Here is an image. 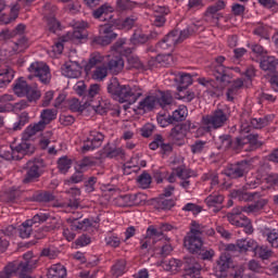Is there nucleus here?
<instances>
[{
	"mask_svg": "<svg viewBox=\"0 0 278 278\" xmlns=\"http://www.w3.org/2000/svg\"><path fill=\"white\" fill-rule=\"evenodd\" d=\"M106 90L118 103L134 105L142 97V88L138 85H121L118 78L112 77L109 80Z\"/></svg>",
	"mask_w": 278,
	"mask_h": 278,
	"instance_id": "nucleus-1",
	"label": "nucleus"
},
{
	"mask_svg": "<svg viewBox=\"0 0 278 278\" xmlns=\"http://www.w3.org/2000/svg\"><path fill=\"white\" fill-rule=\"evenodd\" d=\"M230 116L229 106H219L210 115H204L202 117V126L199 129L205 131L206 134L220 129V127H225L227 125Z\"/></svg>",
	"mask_w": 278,
	"mask_h": 278,
	"instance_id": "nucleus-2",
	"label": "nucleus"
},
{
	"mask_svg": "<svg viewBox=\"0 0 278 278\" xmlns=\"http://www.w3.org/2000/svg\"><path fill=\"white\" fill-rule=\"evenodd\" d=\"M225 62H227V58L224 55L216 56L208 66V71L217 81L227 86V84H231V74H229V71L231 68L235 73H242V71L240 67H227L225 66Z\"/></svg>",
	"mask_w": 278,
	"mask_h": 278,
	"instance_id": "nucleus-3",
	"label": "nucleus"
},
{
	"mask_svg": "<svg viewBox=\"0 0 278 278\" xmlns=\"http://www.w3.org/2000/svg\"><path fill=\"white\" fill-rule=\"evenodd\" d=\"M45 161L41 159H34L22 166V170H25V175L22 179V184L29 185L36 184L42 177L45 173Z\"/></svg>",
	"mask_w": 278,
	"mask_h": 278,
	"instance_id": "nucleus-4",
	"label": "nucleus"
},
{
	"mask_svg": "<svg viewBox=\"0 0 278 278\" xmlns=\"http://www.w3.org/2000/svg\"><path fill=\"white\" fill-rule=\"evenodd\" d=\"M36 148L27 141H23L16 147H10L8 150H0V160L12 162V160H23L25 155H33Z\"/></svg>",
	"mask_w": 278,
	"mask_h": 278,
	"instance_id": "nucleus-5",
	"label": "nucleus"
},
{
	"mask_svg": "<svg viewBox=\"0 0 278 278\" xmlns=\"http://www.w3.org/2000/svg\"><path fill=\"white\" fill-rule=\"evenodd\" d=\"M116 25H118V22L116 21H108L106 24L100 25V36L96 37L93 42H97V45H101L102 47L112 45V41L118 38V35L114 33V27H116Z\"/></svg>",
	"mask_w": 278,
	"mask_h": 278,
	"instance_id": "nucleus-6",
	"label": "nucleus"
},
{
	"mask_svg": "<svg viewBox=\"0 0 278 278\" xmlns=\"http://www.w3.org/2000/svg\"><path fill=\"white\" fill-rule=\"evenodd\" d=\"M49 220V214L47 213H38L33 218L25 220L18 227L20 238L23 240L29 238L34 231V226L37 227L42 223H47Z\"/></svg>",
	"mask_w": 278,
	"mask_h": 278,
	"instance_id": "nucleus-7",
	"label": "nucleus"
},
{
	"mask_svg": "<svg viewBox=\"0 0 278 278\" xmlns=\"http://www.w3.org/2000/svg\"><path fill=\"white\" fill-rule=\"evenodd\" d=\"M28 72L35 77H38L41 84H51V70L49 68V65H47L45 62L31 63L28 67Z\"/></svg>",
	"mask_w": 278,
	"mask_h": 278,
	"instance_id": "nucleus-8",
	"label": "nucleus"
},
{
	"mask_svg": "<svg viewBox=\"0 0 278 278\" xmlns=\"http://www.w3.org/2000/svg\"><path fill=\"white\" fill-rule=\"evenodd\" d=\"M251 164H253V160H243L237 164H231L226 168L225 175L230 179H240L251 170Z\"/></svg>",
	"mask_w": 278,
	"mask_h": 278,
	"instance_id": "nucleus-9",
	"label": "nucleus"
},
{
	"mask_svg": "<svg viewBox=\"0 0 278 278\" xmlns=\"http://www.w3.org/2000/svg\"><path fill=\"white\" fill-rule=\"evenodd\" d=\"M188 131H190V126L187 124H177L170 129L168 140L173 142V144H177V147H182V144H186Z\"/></svg>",
	"mask_w": 278,
	"mask_h": 278,
	"instance_id": "nucleus-10",
	"label": "nucleus"
},
{
	"mask_svg": "<svg viewBox=\"0 0 278 278\" xmlns=\"http://www.w3.org/2000/svg\"><path fill=\"white\" fill-rule=\"evenodd\" d=\"M184 278H200L201 277V264L197 262L194 256H186L182 262Z\"/></svg>",
	"mask_w": 278,
	"mask_h": 278,
	"instance_id": "nucleus-11",
	"label": "nucleus"
},
{
	"mask_svg": "<svg viewBox=\"0 0 278 278\" xmlns=\"http://www.w3.org/2000/svg\"><path fill=\"white\" fill-rule=\"evenodd\" d=\"M105 140V135L99 130H90L89 135L83 146V151L86 153L87 151H94V149H99L103 141Z\"/></svg>",
	"mask_w": 278,
	"mask_h": 278,
	"instance_id": "nucleus-12",
	"label": "nucleus"
},
{
	"mask_svg": "<svg viewBox=\"0 0 278 278\" xmlns=\"http://www.w3.org/2000/svg\"><path fill=\"white\" fill-rule=\"evenodd\" d=\"M114 203L117 205V207H134L142 203V194L141 193L122 194L114 199Z\"/></svg>",
	"mask_w": 278,
	"mask_h": 278,
	"instance_id": "nucleus-13",
	"label": "nucleus"
},
{
	"mask_svg": "<svg viewBox=\"0 0 278 278\" xmlns=\"http://www.w3.org/2000/svg\"><path fill=\"white\" fill-rule=\"evenodd\" d=\"M203 237L187 233L184 238V247L188 251V253H191V255H195V253H199V251L203 249Z\"/></svg>",
	"mask_w": 278,
	"mask_h": 278,
	"instance_id": "nucleus-14",
	"label": "nucleus"
},
{
	"mask_svg": "<svg viewBox=\"0 0 278 278\" xmlns=\"http://www.w3.org/2000/svg\"><path fill=\"white\" fill-rule=\"evenodd\" d=\"M61 72L68 79H79L81 77V65L77 61H67L61 67Z\"/></svg>",
	"mask_w": 278,
	"mask_h": 278,
	"instance_id": "nucleus-15",
	"label": "nucleus"
},
{
	"mask_svg": "<svg viewBox=\"0 0 278 278\" xmlns=\"http://www.w3.org/2000/svg\"><path fill=\"white\" fill-rule=\"evenodd\" d=\"M181 43L179 40V30L175 29L169 31L162 41L159 42V48L163 51H173L176 45Z\"/></svg>",
	"mask_w": 278,
	"mask_h": 278,
	"instance_id": "nucleus-16",
	"label": "nucleus"
},
{
	"mask_svg": "<svg viewBox=\"0 0 278 278\" xmlns=\"http://www.w3.org/2000/svg\"><path fill=\"white\" fill-rule=\"evenodd\" d=\"M270 125V115H266L260 118H252L250 125L242 124L241 132L242 134H251V128L253 129H264V127H268Z\"/></svg>",
	"mask_w": 278,
	"mask_h": 278,
	"instance_id": "nucleus-17",
	"label": "nucleus"
},
{
	"mask_svg": "<svg viewBox=\"0 0 278 278\" xmlns=\"http://www.w3.org/2000/svg\"><path fill=\"white\" fill-rule=\"evenodd\" d=\"M24 262H16L18 275L29 274L36 266V261H34V253L27 252L23 255Z\"/></svg>",
	"mask_w": 278,
	"mask_h": 278,
	"instance_id": "nucleus-18",
	"label": "nucleus"
},
{
	"mask_svg": "<svg viewBox=\"0 0 278 278\" xmlns=\"http://www.w3.org/2000/svg\"><path fill=\"white\" fill-rule=\"evenodd\" d=\"M154 20L153 25L155 27H164L166 24V16L170 13V9L167 7L155 5L153 7Z\"/></svg>",
	"mask_w": 278,
	"mask_h": 278,
	"instance_id": "nucleus-19",
	"label": "nucleus"
},
{
	"mask_svg": "<svg viewBox=\"0 0 278 278\" xmlns=\"http://www.w3.org/2000/svg\"><path fill=\"white\" fill-rule=\"evenodd\" d=\"M230 225H235V227H243V231L251 236L253 233V225L251 224V219L245 215H239V217H230L228 220Z\"/></svg>",
	"mask_w": 278,
	"mask_h": 278,
	"instance_id": "nucleus-20",
	"label": "nucleus"
},
{
	"mask_svg": "<svg viewBox=\"0 0 278 278\" xmlns=\"http://www.w3.org/2000/svg\"><path fill=\"white\" fill-rule=\"evenodd\" d=\"M231 266V258L227 254H222L217 261L215 273L217 277H227V271Z\"/></svg>",
	"mask_w": 278,
	"mask_h": 278,
	"instance_id": "nucleus-21",
	"label": "nucleus"
},
{
	"mask_svg": "<svg viewBox=\"0 0 278 278\" xmlns=\"http://www.w3.org/2000/svg\"><path fill=\"white\" fill-rule=\"evenodd\" d=\"M89 108L93 109L96 114L103 116V114H106L112 110V102L108 99L101 98L98 102H89Z\"/></svg>",
	"mask_w": 278,
	"mask_h": 278,
	"instance_id": "nucleus-22",
	"label": "nucleus"
},
{
	"mask_svg": "<svg viewBox=\"0 0 278 278\" xmlns=\"http://www.w3.org/2000/svg\"><path fill=\"white\" fill-rule=\"evenodd\" d=\"M106 68L112 75H118L125 68V61L121 56H112L106 64Z\"/></svg>",
	"mask_w": 278,
	"mask_h": 278,
	"instance_id": "nucleus-23",
	"label": "nucleus"
},
{
	"mask_svg": "<svg viewBox=\"0 0 278 278\" xmlns=\"http://www.w3.org/2000/svg\"><path fill=\"white\" fill-rule=\"evenodd\" d=\"M244 187L242 189L233 190L231 192L233 199H238V201H255L256 198H260V192H247Z\"/></svg>",
	"mask_w": 278,
	"mask_h": 278,
	"instance_id": "nucleus-24",
	"label": "nucleus"
},
{
	"mask_svg": "<svg viewBox=\"0 0 278 278\" xmlns=\"http://www.w3.org/2000/svg\"><path fill=\"white\" fill-rule=\"evenodd\" d=\"M263 236L273 249H278V228L265 227L263 229Z\"/></svg>",
	"mask_w": 278,
	"mask_h": 278,
	"instance_id": "nucleus-25",
	"label": "nucleus"
},
{
	"mask_svg": "<svg viewBox=\"0 0 278 278\" xmlns=\"http://www.w3.org/2000/svg\"><path fill=\"white\" fill-rule=\"evenodd\" d=\"M66 267L60 263L52 265L47 273L48 278H66Z\"/></svg>",
	"mask_w": 278,
	"mask_h": 278,
	"instance_id": "nucleus-26",
	"label": "nucleus"
},
{
	"mask_svg": "<svg viewBox=\"0 0 278 278\" xmlns=\"http://www.w3.org/2000/svg\"><path fill=\"white\" fill-rule=\"evenodd\" d=\"M112 12V8L109 4H102L98 9L93 11V18H101V21H114L112 20V15H110Z\"/></svg>",
	"mask_w": 278,
	"mask_h": 278,
	"instance_id": "nucleus-27",
	"label": "nucleus"
},
{
	"mask_svg": "<svg viewBox=\"0 0 278 278\" xmlns=\"http://www.w3.org/2000/svg\"><path fill=\"white\" fill-rule=\"evenodd\" d=\"M127 273V261L117 260L115 264L111 267V275L114 278L123 277Z\"/></svg>",
	"mask_w": 278,
	"mask_h": 278,
	"instance_id": "nucleus-28",
	"label": "nucleus"
},
{
	"mask_svg": "<svg viewBox=\"0 0 278 278\" xmlns=\"http://www.w3.org/2000/svg\"><path fill=\"white\" fill-rule=\"evenodd\" d=\"M47 129V125L40 119L38 123L30 124L24 131V136L26 138H31L36 136V134H40V131H45Z\"/></svg>",
	"mask_w": 278,
	"mask_h": 278,
	"instance_id": "nucleus-29",
	"label": "nucleus"
},
{
	"mask_svg": "<svg viewBox=\"0 0 278 278\" xmlns=\"http://www.w3.org/2000/svg\"><path fill=\"white\" fill-rule=\"evenodd\" d=\"M277 64L278 60L275 56H266L261 61L260 67L262 71L275 73V71H277Z\"/></svg>",
	"mask_w": 278,
	"mask_h": 278,
	"instance_id": "nucleus-30",
	"label": "nucleus"
},
{
	"mask_svg": "<svg viewBox=\"0 0 278 278\" xmlns=\"http://www.w3.org/2000/svg\"><path fill=\"white\" fill-rule=\"evenodd\" d=\"M86 38V34H84V30H77L74 28L73 31H68L66 35H63L61 37L62 42H79V40H84Z\"/></svg>",
	"mask_w": 278,
	"mask_h": 278,
	"instance_id": "nucleus-31",
	"label": "nucleus"
},
{
	"mask_svg": "<svg viewBox=\"0 0 278 278\" xmlns=\"http://www.w3.org/2000/svg\"><path fill=\"white\" fill-rule=\"evenodd\" d=\"M146 236L147 238L152 240V244H155L157 240H164V233L160 229V226L159 227H155L153 225L149 226L147 228Z\"/></svg>",
	"mask_w": 278,
	"mask_h": 278,
	"instance_id": "nucleus-32",
	"label": "nucleus"
},
{
	"mask_svg": "<svg viewBox=\"0 0 278 278\" xmlns=\"http://www.w3.org/2000/svg\"><path fill=\"white\" fill-rule=\"evenodd\" d=\"M155 97L157 99V105L163 110L168 108V105H173V96L169 92L159 91L155 93Z\"/></svg>",
	"mask_w": 278,
	"mask_h": 278,
	"instance_id": "nucleus-33",
	"label": "nucleus"
},
{
	"mask_svg": "<svg viewBox=\"0 0 278 278\" xmlns=\"http://www.w3.org/2000/svg\"><path fill=\"white\" fill-rule=\"evenodd\" d=\"M253 253L255 257H260V260H270V257H273V250L268 249V245H260L256 243Z\"/></svg>",
	"mask_w": 278,
	"mask_h": 278,
	"instance_id": "nucleus-34",
	"label": "nucleus"
},
{
	"mask_svg": "<svg viewBox=\"0 0 278 278\" xmlns=\"http://www.w3.org/2000/svg\"><path fill=\"white\" fill-rule=\"evenodd\" d=\"M224 201L225 195L218 192L212 193L205 199V203L208 207H220Z\"/></svg>",
	"mask_w": 278,
	"mask_h": 278,
	"instance_id": "nucleus-35",
	"label": "nucleus"
},
{
	"mask_svg": "<svg viewBox=\"0 0 278 278\" xmlns=\"http://www.w3.org/2000/svg\"><path fill=\"white\" fill-rule=\"evenodd\" d=\"M155 105H157V97L147 96L143 100L139 102L138 110H154Z\"/></svg>",
	"mask_w": 278,
	"mask_h": 278,
	"instance_id": "nucleus-36",
	"label": "nucleus"
},
{
	"mask_svg": "<svg viewBox=\"0 0 278 278\" xmlns=\"http://www.w3.org/2000/svg\"><path fill=\"white\" fill-rule=\"evenodd\" d=\"M257 242L253 239H240L237 241V247L240 253H247V251H254Z\"/></svg>",
	"mask_w": 278,
	"mask_h": 278,
	"instance_id": "nucleus-37",
	"label": "nucleus"
},
{
	"mask_svg": "<svg viewBox=\"0 0 278 278\" xmlns=\"http://www.w3.org/2000/svg\"><path fill=\"white\" fill-rule=\"evenodd\" d=\"M29 86L30 85L27 84V80H24L23 78H18L13 86V92L14 94H16V97H25Z\"/></svg>",
	"mask_w": 278,
	"mask_h": 278,
	"instance_id": "nucleus-38",
	"label": "nucleus"
},
{
	"mask_svg": "<svg viewBox=\"0 0 278 278\" xmlns=\"http://www.w3.org/2000/svg\"><path fill=\"white\" fill-rule=\"evenodd\" d=\"M24 97H26L28 103H36L40 100L42 93L38 90L37 86L29 85Z\"/></svg>",
	"mask_w": 278,
	"mask_h": 278,
	"instance_id": "nucleus-39",
	"label": "nucleus"
},
{
	"mask_svg": "<svg viewBox=\"0 0 278 278\" xmlns=\"http://www.w3.org/2000/svg\"><path fill=\"white\" fill-rule=\"evenodd\" d=\"M174 81L179 84L180 88H188V86H192V75L188 73H178Z\"/></svg>",
	"mask_w": 278,
	"mask_h": 278,
	"instance_id": "nucleus-40",
	"label": "nucleus"
},
{
	"mask_svg": "<svg viewBox=\"0 0 278 278\" xmlns=\"http://www.w3.org/2000/svg\"><path fill=\"white\" fill-rule=\"evenodd\" d=\"M17 273L16 261L9 262L0 271V278H12Z\"/></svg>",
	"mask_w": 278,
	"mask_h": 278,
	"instance_id": "nucleus-41",
	"label": "nucleus"
},
{
	"mask_svg": "<svg viewBox=\"0 0 278 278\" xmlns=\"http://www.w3.org/2000/svg\"><path fill=\"white\" fill-rule=\"evenodd\" d=\"M253 34L260 38H265L268 40V25L257 22L253 24Z\"/></svg>",
	"mask_w": 278,
	"mask_h": 278,
	"instance_id": "nucleus-42",
	"label": "nucleus"
},
{
	"mask_svg": "<svg viewBox=\"0 0 278 278\" xmlns=\"http://www.w3.org/2000/svg\"><path fill=\"white\" fill-rule=\"evenodd\" d=\"M182 264L184 263L177 258H170L169 261L162 262L163 268L169 273H177V270L181 268Z\"/></svg>",
	"mask_w": 278,
	"mask_h": 278,
	"instance_id": "nucleus-43",
	"label": "nucleus"
},
{
	"mask_svg": "<svg viewBox=\"0 0 278 278\" xmlns=\"http://www.w3.org/2000/svg\"><path fill=\"white\" fill-rule=\"evenodd\" d=\"M268 203L266 199H260L253 204L245 205V214H253L255 212H260V210H264Z\"/></svg>",
	"mask_w": 278,
	"mask_h": 278,
	"instance_id": "nucleus-44",
	"label": "nucleus"
},
{
	"mask_svg": "<svg viewBox=\"0 0 278 278\" xmlns=\"http://www.w3.org/2000/svg\"><path fill=\"white\" fill-rule=\"evenodd\" d=\"M216 146L220 151H229L231 149V135L219 136Z\"/></svg>",
	"mask_w": 278,
	"mask_h": 278,
	"instance_id": "nucleus-45",
	"label": "nucleus"
},
{
	"mask_svg": "<svg viewBox=\"0 0 278 278\" xmlns=\"http://www.w3.org/2000/svg\"><path fill=\"white\" fill-rule=\"evenodd\" d=\"M128 68H136V71H149V67L140 61V58L130 55L127 59Z\"/></svg>",
	"mask_w": 278,
	"mask_h": 278,
	"instance_id": "nucleus-46",
	"label": "nucleus"
},
{
	"mask_svg": "<svg viewBox=\"0 0 278 278\" xmlns=\"http://www.w3.org/2000/svg\"><path fill=\"white\" fill-rule=\"evenodd\" d=\"M14 79V71L10 68L0 71V88H5Z\"/></svg>",
	"mask_w": 278,
	"mask_h": 278,
	"instance_id": "nucleus-47",
	"label": "nucleus"
},
{
	"mask_svg": "<svg viewBox=\"0 0 278 278\" xmlns=\"http://www.w3.org/2000/svg\"><path fill=\"white\" fill-rule=\"evenodd\" d=\"M53 199H55V197L49 191H38L33 194V200L37 203H49L53 201Z\"/></svg>",
	"mask_w": 278,
	"mask_h": 278,
	"instance_id": "nucleus-48",
	"label": "nucleus"
},
{
	"mask_svg": "<svg viewBox=\"0 0 278 278\" xmlns=\"http://www.w3.org/2000/svg\"><path fill=\"white\" fill-rule=\"evenodd\" d=\"M174 172L178 179H190V177H194V170L186 168L185 164L175 167Z\"/></svg>",
	"mask_w": 278,
	"mask_h": 278,
	"instance_id": "nucleus-49",
	"label": "nucleus"
},
{
	"mask_svg": "<svg viewBox=\"0 0 278 278\" xmlns=\"http://www.w3.org/2000/svg\"><path fill=\"white\" fill-rule=\"evenodd\" d=\"M99 92H101V85H90L89 89H87V94H85L86 103H94V97H97Z\"/></svg>",
	"mask_w": 278,
	"mask_h": 278,
	"instance_id": "nucleus-50",
	"label": "nucleus"
},
{
	"mask_svg": "<svg viewBox=\"0 0 278 278\" xmlns=\"http://www.w3.org/2000/svg\"><path fill=\"white\" fill-rule=\"evenodd\" d=\"M170 116L174 123H181L188 117V108H186V105H180Z\"/></svg>",
	"mask_w": 278,
	"mask_h": 278,
	"instance_id": "nucleus-51",
	"label": "nucleus"
},
{
	"mask_svg": "<svg viewBox=\"0 0 278 278\" xmlns=\"http://www.w3.org/2000/svg\"><path fill=\"white\" fill-rule=\"evenodd\" d=\"M68 105L72 112H84V110L89 108V102H86V100H83V104H81V102H79V99L73 98L70 100Z\"/></svg>",
	"mask_w": 278,
	"mask_h": 278,
	"instance_id": "nucleus-52",
	"label": "nucleus"
},
{
	"mask_svg": "<svg viewBox=\"0 0 278 278\" xmlns=\"http://www.w3.org/2000/svg\"><path fill=\"white\" fill-rule=\"evenodd\" d=\"M105 77H108V66L105 65L97 66L91 74V79L94 81H103Z\"/></svg>",
	"mask_w": 278,
	"mask_h": 278,
	"instance_id": "nucleus-53",
	"label": "nucleus"
},
{
	"mask_svg": "<svg viewBox=\"0 0 278 278\" xmlns=\"http://www.w3.org/2000/svg\"><path fill=\"white\" fill-rule=\"evenodd\" d=\"M262 184V176L260 174L252 175L245 179V185L243 188L245 190H254V188H257Z\"/></svg>",
	"mask_w": 278,
	"mask_h": 278,
	"instance_id": "nucleus-54",
	"label": "nucleus"
},
{
	"mask_svg": "<svg viewBox=\"0 0 278 278\" xmlns=\"http://www.w3.org/2000/svg\"><path fill=\"white\" fill-rule=\"evenodd\" d=\"M101 62H103V56L101 55V53L99 52L91 53L89 61L85 66V71H87V73L88 71H92V68H94V66H97L98 64H101Z\"/></svg>",
	"mask_w": 278,
	"mask_h": 278,
	"instance_id": "nucleus-55",
	"label": "nucleus"
},
{
	"mask_svg": "<svg viewBox=\"0 0 278 278\" xmlns=\"http://www.w3.org/2000/svg\"><path fill=\"white\" fill-rule=\"evenodd\" d=\"M72 166L73 160L68 159V156H62L58 160V168L63 175H66Z\"/></svg>",
	"mask_w": 278,
	"mask_h": 278,
	"instance_id": "nucleus-56",
	"label": "nucleus"
},
{
	"mask_svg": "<svg viewBox=\"0 0 278 278\" xmlns=\"http://www.w3.org/2000/svg\"><path fill=\"white\" fill-rule=\"evenodd\" d=\"M58 113L53 109H46L40 113V121L46 125H49L52 121H55Z\"/></svg>",
	"mask_w": 278,
	"mask_h": 278,
	"instance_id": "nucleus-57",
	"label": "nucleus"
},
{
	"mask_svg": "<svg viewBox=\"0 0 278 278\" xmlns=\"http://www.w3.org/2000/svg\"><path fill=\"white\" fill-rule=\"evenodd\" d=\"M46 21L48 30L51 31V34H58V31L62 29V24L60 23V21H58V18H55V16L48 17L46 18Z\"/></svg>",
	"mask_w": 278,
	"mask_h": 278,
	"instance_id": "nucleus-58",
	"label": "nucleus"
},
{
	"mask_svg": "<svg viewBox=\"0 0 278 278\" xmlns=\"http://www.w3.org/2000/svg\"><path fill=\"white\" fill-rule=\"evenodd\" d=\"M200 260L206 261V262H212L214 260V255H216V252L212 249H205L201 248L198 253H195Z\"/></svg>",
	"mask_w": 278,
	"mask_h": 278,
	"instance_id": "nucleus-59",
	"label": "nucleus"
},
{
	"mask_svg": "<svg viewBox=\"0 0 278 278\" xmlns=\"http://www.w3.org/2000/svg\"><path fill=\"white\" fill-rule=\"evenodd\" d=\"M204 225L199 224V222H191L190 224V230L187 232V235L190 236H200V238H203V229H204Z\"/></svg>",
	"mask_w": 278,
	"mask_h": 278,
	"instance_id": "nucleus-60",
	"label": "nucleus"
},
{
	"mask_svg": "<svg viewBox=\"0 0 278 278\" xmlns=\"http://www.w3.org/2000/svg\"><path fill=\"white\" fill-rule=\"evenodd\" d=\"M136 3L131 0H116V10L118 12H127L134 10Z\"/></svg>",
	"mask_w": 278,
	"mask_h": 278,
	"instance_id": "nucleus-61",
	"label": "nucleus"
},
{
	"mask_svg": "<svg viewBox=\"0 0 278 278\" xmlns=\"http://www.w3.org/2000/svg\"><path fill=\"white\" fill-rule=\"evenodd\" d=\"M27 123H29V114L26 112L21 113L18 121L13 125V131H21V129H23L24 125H27Z\"/></svg>",
	"mask_w": 278,
	"mask_h": 278,
	"instance_id": "nucleus-62",
	"label": "nucleus"
},
{
	"mask_svg": "<svg viewBox=\"0 0 278 278\" xmlns=\"http://www.w3.org/2000/svg\"><path fill=\"white\" fill-rule=\"evenodd\" d=\"M175 205H176V202H175V200H173V199H164V198H161V199H159L157 202H156V207H157L159 210H164V211H166V210H173V207H175Z\"/></svg>",
	"mask_w": 278,
	"mask_h": 278,
	"instance_id": "nucleus-63",
	"label": "nucleus"
},
{
	"mask_svg": "<svg viewBox=\"0 0 278 278\" xmlns=\"http://www.w3.org/2000/svg\"><path fill=\"white\" fill-rule=\"evenodd\" d=\"M55 12H58V7H55V4L51 3V2H47L43 5V17L47 18H51L55 16Z\"/></svg>",
	"mask_w": 278,
	"mask_h": 278,
	"instance_id": "nucleus-64",
	"label": "nucleus"
}]
</instances>
